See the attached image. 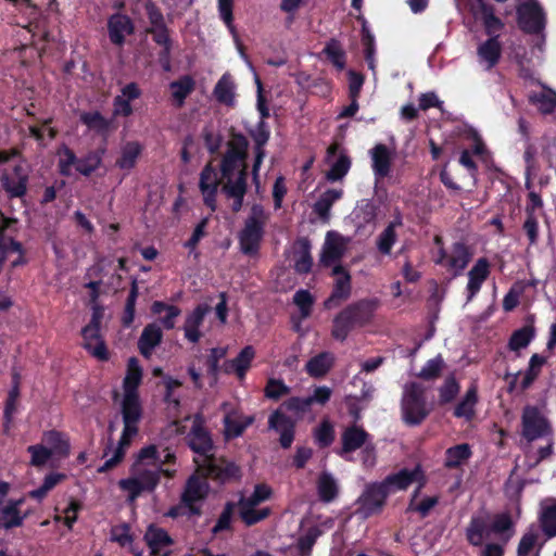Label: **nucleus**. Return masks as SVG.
Instances as JSON below:
<instances>
[{"label": "nucleus", "instance_id": "nucleus-37", "mask_svg": "<svg viewBox=\"0 0 556 556\" xmlns=\"http://www.w3.org/2000/svg\"><path fill=\"white\" fill-rule=\"evenodd\" d=\"M250 135L254 141V159H257L258 162L263 161L266 155L265 146L270 137L269 126L265 121H260Z\"/></svg>", "mask_w": 556, "mask_h": 556}, {"label": "nucleus", "instance_id": "nucleus-8", "mask_svg": "<svg viewBox=\"0 0 556 556\" xmlns=\"http://www.w3.org/2000/svg\"><path fill=\"white\" fill-rule=\"evenodd\" d=\"M522 437L528 441L548 438L552 434L551 425L544 413L535 406H526L521 418Z\"/></svg>", "mask_w": 556, "mask_h": 556}, {"label": "nucleus", "instance_id": "nucleus-14", "mask_svg": "<svg viewBox=\"0 0 556 556\" xmlns=\"http://www.w3.org/2000/svg\"><path fill=\"white\" fill-rule=\"evenodd\" d=\"M29 175L22 165H14L11 173L2 174V189L10 199H21L27 193Z\"/></svg>", "mask_w": 556, "mask_h": 556}, {"label": "nucleus", "instance_id": "nucleus-1", "mask_svg": "<svg viewBox=\"0 0 556 556\" xmlns=\"http://www.w3.org/2000/svg\"><path fill=\"white\" fill-rule=\"evenodd\" d=\"M194 463L197 470L187 479L180 501L189 509L190 515L200 516L201 509L195 503L206 498L210 491L207 479L224 484L239 480L241 470L233 462L225 458H206L202 462L194 458Z\"/></svg>", "mask_w": 556, "mask_h": 556}, {"label": "nucleus", "instance_id": "nucleus-4", "mask_svg": "<svg viewBox=\"0 0 556 556\" xmlns=\"http://www.w3.org/2000/svg\"><path fill=\"white\" fill-rule=\"evenodd\" d=\"M103 314V307L94 305L92 307L91 319L81 328L80 334L84 340L81 346L96 359L108 362L110 359V352L101 334Z\"/></svg>", "mask_w": 556, "mask_h": 556}, {"label": "nucleus", "instance_id": "nucleus-60", "mask_svg": "<svg viewBox=\"0 0 556 556\" xmlns=\"http://www.w3.org/2000/svg\"><path fill=\"white\" fill-rule=\"evenodd\" d=\"M233 502H227L220 513L215 526L212 528L213 534H218L223 531L231 530V521L235 514L236 506Z\"/></svg>", "mask_w": 556, "mask_h": 556}, {"label": "nucleus", "instance_id": "nucleus-30", "mask_svg": "<svg viewBox=\"0 0 556 556\" xmlns=\"http://www.w3.org/2000/svg\"><path fill=\"white\" fill-rule=\"evenodd\" d=\"M105 152L106 147L104 144L90 150L86 155L78 157L76 170L80 175L89 177L101 166Z\"/></svg>", "mask_w": 556, "mask_h": 556}, {"label": "nucleus", "instance_id": "nucleus-20", "mask_svg": "<svg viewBox=\"0 0 556 556\" xmlns=\"http://www.w3.org/2000/svg\"><path fill=\"white\" fill-rule=\"evenodd\" d=\"M207 305L199 304L186 316L184 324L185 338L191 343H198L202 337L200 327L202 326L205 315L208 313Z\"/></svg>", "mask_w": 556, "mask_h": 556}, {"label": "nucleus", "instance_id": "nucleus-17", "mask_svg": "<svg viewBox=\"0 0 556 556\" xmlns=\"http://www.w3.org/2000/svg\"><path fill=\"white\" fill-rule=\"evenodd\" d=\"M417 481V466L412 469L403 468L397 472L388 475L381 482L382 486L390 495L399 491L407 490Z\"/></svg>", "mask_w": 556, "mask_h": 556}, {"label": "nucleus", "instance_id": "nucleus-47", "mask_svg": "<svg viewBox=\"0 0 556 556\" xmlns=\"http://www.w3.org/2000/svg\"><path fill=\"white\" fill-rule=\"evenodd\" d=\"M254 421L252 416L244 417L243 420L235 418L232 415L227 414L224 417L225 437L227 439H235L243 434L245 429Z\"/></svg>", "mask_w": 556, "mask_h": 556}, {"label": "nucleus", "instance_id": "nucleus-62", "mask_svg": "<svg viewBox=\"0 0 556 556\" xmlns=\"http://www.w3.org/2000/svg\"><path fill=\"white\" fill-rule=\"evenodd\" d=\"M290 393V388L281 379L269 378L264 389L267 399L278 401Z\"/></svg>", "mask_w": 556, "mask_h": 556}, {"label": "nucleus", "instance_id": "nucleus-43", "mask_svg": "<svg viewBox=\"0 0 556 556\" xmlns=\"http://www.w3.org/2000/svg\"><path fill=\"white\" fill-rule=\"evenodd\" d=\"M529 99L544 114L556 110V92L549 88L543 87L539 92L530 93Z\"/></svg>", "mask_w": 556, "mask_h": 556}, {"label": "nucleus", "instance_id": "nucleus-7", "mask_svg": "<svg viewBox=\"0 0 556 556\" xmlns=\"http://www.w3.org/2000/svg\"><path fill=\"white\" fill-rule=\"evenodd\" d=\"M389 494L380 481L367 483L356 501L357 513L364 518H369L382 513Z\"/></svg>", "mask_w": 556, "mask_h": 556}, {"label": "nucleus", "instance_id": "nucleus-34", "mask_svg": "<svg viewBox=\"0 0 556 556\" xmlns=\"http://www.w3.org/2000/svg\"><path fill=\"white\" fill-rule=\"evenodd\" d=\"M142 380V368L137 357H130L127 363L126 376L123 381L124 393L138 394Z\"/></svg>", "mask_w": 556, "mask_h": 556}, {"label": "nucleus", "instance_id": "nucleus-21", "mask_svg": "<svg viewBox=\"0 0 556 556\" xmlns=\"http://www.w3.org/2000/svg\"><path fill=\"white\" fill-rule=\"evenodd\" d=\"M162 340V328L156 323L148 324L138 339V350L140 354L143 357L149 358L155 348L161 344Z\"/></svg>", "mask_w": 556, "mask_h": 556}, {"label": "nucleus", "instance_id": "nucleus-2", "mask_svg": "<svg viewBox=\"0 0 556 556\" xmlns=\"http://www.w3.org/2000/svg\"><path fill=\"white\" fill-rule=\"evenodd\" d=\"M378 305L377 299H362L346 305L332 320L331 337L344 342L353 330L372 321Z\"/></svg>", "mask_w": 556, "mask_h": 556}, {"label": "nucleus", "instance_id": "nucleus-57", "mask_svg": "<svg viewBox=\"0 0 556 556\" xmlns=\"http://www.w3.org/2000/svg\"><path fill=\"white\" fill-rule=\"evenodd\" d=\"M320 535V531L316 527L309 528L304 535H301L296 542V548L300 556H311L313 547Z\"/></svg>", "mask_w": 556, "mask_h": 556}, {"label": "nucleus", "instance_id": "nucleus-38", "mask_svg": "<svg viewBox=\"0 0 556 556\" xmlns=\"http://www.w3.org/2000/svg\"><path fill=\"white\" fill-rule=\"evenodd\" d=\"M138 295H139L138 280L136 277H132L131 281H130L129 293L126 299L124 312H123L122 318H121V323L124 328H129L135 320L136 303H137Z\"/></svg>", "mask_w": 556, "mask_h": 556}, {"label": "nucleus", "instance_id": "nucleus-61", "mask_svg": "<svg viewBox=\"0 0 556 556\" xmlns=\"http://www.w3.org/2000/svg\"><path fill=\"white\" fill-rule=\"evenodd\" d=\"M477 403V391L471 388L467 391L464 400L456 406L455 416L470 419L473 416V408Z\"/></svg>", "mask_w": 556, "mask_h": 556}, {"label": "nucleus", "instance_id": "nucleus-49", "mask_svg": "<svg viewBox=\"0 0 556 556\" xmlns=\"http://www.w3.org/2000/svg\"><path fill=\"white\" fill-rule=\"evenodd\" d=\"M490 530L482 517H475L467 528V539L472 545H481L484 539L489 536Z\"/></svg>", "mask_w": 556, "mask_h": 556}, {"label": "nucleus", "instance_id": "nucleus-48", "mask_svg": "<svg viewBox=\"0 0 556 556\" xmlns=\"http://www.w3.org/2000/svg\"><path fill=\"white\" fill-rule=\"evenodd\" d=\"M313 437L320 448L330 446L336 438L334 427L329 419H323L314 429Z\"/></svg>", "mask_w": 556, "mask_h": 556}, {"label": "nucleus", "instance_id": "nucleus-51", "mask_svg": "<svg viewBox=\"0 0 556 556\" xmlns=\"http://www.w3.org/2000/svg\"><path fill=\"white\" fill-rule=\"evenodd\" d=\"M227 355V348H212L210 350V353L206 357L205 365H206V372L207 376L213 379L214 382L218 380L219 374H220V365L219 362L225 358Z\"/></svg>", "mask_w": 556, "mask_h": 556}, {"label": "nucleus", "instance_id": "nucleus-50", "mask_svg": "<svg viewBox=\"0 0 556 556\" xmlns=\"http://www.w3.org/2000/svg\"><path fill=\"white\" fill-rule=\"evenodd\" d=\"M238 169V174L243 169L248 174V163H241V161L231 157L230 155L224 154L220 162V174L225 184H233L236 179H233L235 172Z\"/></svg>", "mask_w": 556, "mask_h": 556}, {"label": "nucleus", "instance_id": "nucleus-10", "mask_svg": "<svg viewBox=\"0 0 556 556\" xmlns=\"http://www.w3.org/2000/svg\"><path fill=\"white\" fill-rule=\"evenodd\" d=\"M370 434L358 425H350L344 428L341 433V448L337 452V454L348 459V455L354 453L355 451L365 446L363 453L368 454L374 451V446L367 444L370 440Z\"/></svg>", "mask_w": 556, "mask_h": 556}, {"label": "nucleus", "instance_id": "nucleus-22", "mask_svg": "<svg viewBox=\"0 0 556 556\" xmlns=\"http://www.w3.org/2000/svg\"><path fill=\"white\" fill-rule=\"evenodd\" d=\"M294 249V270L298 274H308L313 266L311 254V240L306 237H300L293 244Z\"/></svg>", "mask_w": 556, "mask_h": 556}, {"label": "nucleus", "instance_id": "nucleus-13", "mask_svg": "<svg viewBox=\"0 0 556 556\" xmlns=\"http://www.w3.org/2000/svg\"><path fill=\"white\" fill-rule=\"evenodd\" d=\"M349 239L341 233L330 230L327 232L325 243L320 253L319 263L324 267H330L343 257Z\"/></svg>", "mask_w": 556, "mask_h": 556}, {"label": "nucleus", "instance_id": "nucleus-52", "mask_svg": "<svg viewBox=\"0 0 556 556\" xmlns=\"http://www.w3.org/2000/svg\"><path fill=\"white\" fill-rule=\"evenodd\" d=\"M273 494L271 488L265 483H258L254 486L253 493L249 497H241L238 506L256 507L261 503L270 498Z\"/></svg>", "mask_w": 556, "mask_h": 556}, {"label": "nucleus", "instance_id": "nucleus-46", "mask_svg": "<svg viewBox=\"0 0 556 556\" xmlns=\"http://www.w3.org/2000/svg\"><path fill=\"white\" fill-rule=\"evenodd\" d=\"M65 479V473L50 472L45 477L42 484L38 489L28 492V496L30 498L37 500L38 502H41L51 490H53L59 483H61Z\"/></svg>", "mask_w": 556, "mask_h": 556}, {"label": "nucleus", "instance_id": "nucleus-26", "mask_svg": "<svg viewBox=\"0 0 556 556\" xmlns=\"http://www.w3.org/2000/svg\"><path fill=\"white\" fill-rule=\"evenodd\" d=\"M248 182H247V173L243 169L238 174L233 184H224L223 192L230 199H233L232 202V212L237 213L241 210L243 205V199L247 193Z\"/></svg>", "mask_w": 556, "mask_h": 556}, {"label": "nucleus", "instance_id": "nucleus-36", "mask_svg": "<svg viewBox=\"0 0 556 556\" xmlns=\"http://www.w3.org/2000/svg\"><path fill=\"white\" fill-rule=\"evenodd\" d=\"M317 494L321 502L330 503L339 494V486L334 478L329 472H321L317 480Z\"/></svg>", "mask_w": 556, "mask_h": 556}, {"label": "nucleus", "instance_id": "nucleus-28", "mask_svg": "<svg viewBox=\"0 0 556 556\" xmlns=\"http://www.w3.org/2000/svg\"><path fill=\"white\" fill-rule=\"evenodd\" d=\"M236 85L229 73H225L216 83L213 94L217 102L232 108L236 103Z\"/></svg>", "mask_w": 556, "mask_h": 556}, {"label": "nucleus", "instance_id": "nucleus-9", "mask_svg": "<svg viewBox=\"0 0 556 556\" xmlns=\"http://www.w3.org/2000/svg\"><path fill=\"white\" fill-rule=\"evenodd\" d=\"M187 445L192 452L206 458H216L211 452L214 448V443L210 431L204 426V420L201 415H197L193 419L192 426L186 435Z\"/></svg>", "mask_w": 556, "mask_h": 556}, {"label": "nucleus", "instance_id": "nucleus-6", "mask_svg": "<svg viewBox=\"0 0 556 556\" xmlns=\"http://www.w3.org/2000/svg\"><path fill=\"white\" fill-rule=\"evenodd\" d=\"M438 249L433 252V262L435 264L444 266L454 276L460 274L468 265L471 254L468 248L459 242L453 244L451 251L446 253L441 247L440 237H434Z\"/></svg>", "mask_w": 556, "mask_h": 556}, {"label": "nucleus", "instance_id": "nucleus-12", "mask_svg": "<svg viewBox=\"0 0 556 556\" xmlns=\"http://www.w3.org/2000/svg\"><path fill=\"white\" fill-rule=\"evenodd\" d=\"M268 428L279 434V444L282 448L291 447L295 438L296 421L281 409L274 410L268 417Z\"/></svg>", "mask_w": 556, "mask_h": 556}, {"label": "nucleus", "instance_id": "nucleus-58", "mask_svg": "<svg viewBox=\"0 0 556 556\" xmlns=\"http://www.w3.org/2000/svg\"><path fill=\"white\" fill-rule=\"evenodd\" d=\"M534 328L532 326H525L516 330L509 340V348L513 351H518L526 348L534 338Z\"/></svg>", "mask_w": 556, "mask_h": 556}, {"label": "nucleus", "instance_id": "nucleus-31", "mask_svg": "<svg viewBox=\"0 0 556 556\" xmlns=\"http://www.w3.org/2000/svg\"><path fill=\"white\" fill-rule=\"evenodd\" d=\"M144 541L150 548L151 555H157L162 547L173 544V540L167 531L154 525L148 527Z\"/></svg>", "mask_w": 556, "mask_h": 556}, {"label": "nucleus", "instance_id": "nucleus-45", "mask_svg": "<svg viewBox=\"0 0 556 556\" xmlns=\"http://www.w3.org/2000/svg\"><path fill=\"white\" fill-rule=\"evenodd\" d=\"M541 523L548 536L556 535V501L546 500L541 504Z\"/></svg>", "mask_w": 556, "mask_h": 556}, {"label": "nucleus", "instance_id": "nucleus-32", "mask_svg": "<svg viewBox=\"0 0 556 556\" xmlns=\"http://www.w3.org/2000/svg\"><path fill=\"white\" fill-rule=\"evenodd\" d=\"M142 146L138 141H127L121 149V155L115 165L123 170L132 169L142 153Z\"/></svg>", "mask_w": 556, "mask_h": 556}, {"label": "nucleus", "instance_id": "nucleus-56", "mask_svg": "<svg viewBox=\"0 0 556 556\" xmlns=\"http://www.w3.org/2000/svg\"><path fill=\"white\" fill-rule=\"evenodd\" d=\"M131 440L128 437H124L122 433L113 456L104 462V464L99 468V472H106L115 468L124 459L125 448L129 446Z\"/></svg>", "mask_w": 556, "mask_h": 556}, {"label": "nucleus", "instance_id": "nucleus-5", "mask_svg": "<svg viewBox=\"0 0 556 556\" xmlns=\"http://www.w3.org/2000/svg\"><path fill=\"white\" fill-rule=\"evenodd\" d=\"M134 476L119 481V486L128 492L129 501H135L142 492L155 490L161 479V471L141 469L137 464L132 466Z\"/></svg>", "mask_w": 556, "mask_h": 556}, {"label": "nucleus", "instance_id": "nucleus-15", "mask_svg": "<svg viewBox=\"0 0 556 556\" xmlns=\"http://www.w3.org/2000/svg\"><path fill=\"white\" fill-rule=\"evenodd\" d=\"M518 23L528 33H538L544 27V13L535 0H529L518 7Z\"/></svg>", "mask_w": 556, "mask_h": 556}, {"label": "nucleus", "instance_id": "nucleus-29", "mask_svg": "<svg viewBox=\"0 0 556 556\" xmlns=\"http://www.w3.org/2000/svg\"><path fill=\"white\" fill-rule=\"evenodd\" d=\"M372 170L377 178H384L391 169V154L388 147L378 143L371 149Z\"/></svg>", "mask_w": 556, "mask_h": 556}, {"label": "nucleus", "instance_id": "nucleus-3", "mask_svg": "<svg viewBox=\"0 0 556 556\" xmlns=\"http://www.w3.org/2000/svg\"><path fill=\"white\" fill-rule=\"evenodd\" d=\"M267 218L263 205L255 203L251 206L244 227L239 233V244L243 254L253 256L258 253Z\"/></svg>", "mask_w": 556, "mask_h": 556}, {"label": "nucleus", "instance_id": "nucleus-18", "mask_svg": "<svg viewBox=\"0 0 556 556\" xmlns=\"http://www.w3.org/2000/svg\"><path fill=\"white\" fill-rule=\"evenodd\" d=\"M501 55L502 45L497 36L489 38L477 48L478 63L485 71L492 70L498 63Z\"/></svg>", "mask_w": 556, "mask_h": 556}, {"label": "nucleus", "instance_id": "nucleus-41", "mask_svg": "<svg viewBox=\"0 0 556 556\" xmlns=\"http://www.w3.org/2000/svg\"><path fill=\"white\" fill-rule=\"evenodd\" d=\"M357 21L362 23V45L364 47V58L368 67L375 70V36L368 27V23L363 15L357 16Z\"/></svg>", "mask_w": 556, "mask_h": 556}, {"label": "nucleus", "instance_id": "nucleus-44", "mask_svg": "<svg viewBox=\"0 0 556 556\" xmlns=\"http://www.w3.org/2000/svg\"><path fill=\"white\" fill-rule=\"evenodd\" d=\"M0 528L4 530L22 527L29 515L28 513L21 514L20 509L7 505L0 507Z\"/></svg>", "mask_w": 556, "mask_h": 556}, {"label": "nucleus", "instance_id": "nucleus-19", "mask_svg": "<svg viewBox=\"0 0 556 556\" xmlns=\"http://www.w3.org/2000/svg\"><path fill=\"white\" fill-rule=\"evenodd\" d=\"M469 8L477 20H481L486 33L492 37L497 36V33L503 28V23L497 18L492 9L489 8L482 0H469Z\"/></svg>", "mask_w": 556, "mask_h": 556}, {"label": "nucleus", "instance_id": "nucleus-16", "mask_svg": "<svg viewBox=\"0 0 556 556\" xmlns=\"http://www.w3.org/2000/svg\"><path fill=\"white\" fill-rule=\"evenodd\" d=\"M108 31L110 41L122 47L125 43L126 36L134 34L135 25L128 15L114 13L108 20Z\"/></svg>", "mask_w": 556, "mask_h": 556}, {"label": "nucleus", "instance_id": "nucleus-33", "mask_svg": "<svg viewBox=\"0 0 556 556\" xmlns=\"http://www.w3.org/2000/svg\"><path fill=\"white\" fill-rule=\"evenodd\" d=\"M151 312L154 315H161L166 313L163 317L159 318V321L166 330H172L176 326V318L180 316L181 309L172 304H167L163 301H154L151 305Z\"/></svg>", "mask_w": 556, "mask_h": 556}, {"label": "nucleus", "instance_id": "nucleus-11", "mask_svg": "<svg viewBox=\"0 0 556 556\" xmlns=\"http://www.w3.org/2000/svg\"><path fill=\"white\" fill-rule=\"evenodd\" d=\"M331 276L336 277V281L331 294L324 302V306L327 309L338 307L342 302L350 298L352 292L351 275L343 265H334L331 270Z\"/></svg>", "mask_w": 556, "mask_h": 556}, {"label": "nucleus", "instance_id": "nucleus-23", "mask_svg": "<svg viewBox=\"0 0 556 556\" xmlns=\"http://www.w3.org/2000/svg\"><path fill=\"white\" fill-rule=\"evenodd\" d=\"M490 274V265L486 258H479L468 273L467 301H471L479 292L482 283Z\"/></svg>", "mask_w": 556, "mask_h": 556}, {"label": "nucleus", "instance_id": "nucleus-25", "mask_svg": "<svg viewBox=\"0 0 556 556\" xmlns=\"http://www.w3.org/2000/svg\"><path fill=\"white\" fill-rule=\"evenodd\" d=\"M42 442L48 450L53 451V455L61 458L67 457L71 453L70 438L65 432L55 429L45 431Z\"/></svg>", "mask_w": 556, "mask_h": 556}, {"label": "nucleus", "instance_id": "nucleus-42", "mask_svg": "<svg viewBox=\"0 0 556 556\" xmlns=\"http://www.w3.org/2000/svg\"><path fill=\"white\" fill-rule=\"evenodd\" d=\"M79 121L99 135H106L111 129V121L105 118L99 111L83 112Z\"/></svg>", "mask_w": 556, "mask_h": 556}, {"label": "nucleus", "instance_id": "nucleus-27", "mask_svg": "<svg viewBox=\"0 0 556 556\" xmlns=\"http://www.w3.org/2000/svg\"><path fill=\"white\" fill-rule=\"evenodd\" d=\"M333 365V354L331 352H320L308 359L305 370L313 378H323L331 370Z\"/></svg>", "mask_w": 556, "mask_h": 556}, {"label": "nucleus", "instance_id": "nucleus-53", "mask_svg": "<svg viewBox=\"0 0 556 556\" xmlns=\"http://www.w3.org/2000/svg\"><path fill=\"white\" fill-rule=\"evenodd\" d=\"M270 514L271 509L269 507L255 509V507L239 506V516L247 527L258 523L260 521L268 518Z\"/></svg>", "mask_w": 556, "mask_h": 556}, {"label": "nucleus", "instance_id": "nucleus-64", "mask_svg": "<svg viewBox=\"0 0 556 556\" xmlns=\"http://www.w3.org/2000/svg\"><path fill=\"white\" fill-rule=\"evenodd\" d=\"M293 303L299 307L301 317L307 318L314 305V296L308 290L300 289L293 295Z\"/></svg>", "mask_w": 556, "mask_h": 556}, {"label": "nucleus", "instance_id": "nucleus-40", "mask_svg": "<svg viewBox=\"0 0 556 556\" xmlns=\"http://www.w3.org/2000/svg\"><path fill=\"white\" fill-rule=\"evenodd\" d=\"M195 83L189 75H185L170 83L172 97L178 108L182 106L186 98L194 90Z\"/></svg>", "mask_w": 556, "mask_h": 556}, {"label": "nucleus", "instance_id": "nucleus-39", "mask_svg": "<svg viewBox=\"0 0 556 556\" xmlns=\"http://www.w3.org/2000/svg\"><path fill=\"white\" fill-rule=\"evenodd\" d=\"M248 138L241 132L231 131L230 140L227 143V151L225 154L241 161V163H244L248 160Z\"/></svg>", "mask_w": 556, "mask_h": 556}, {"label": "nucleus", "instance_id": "nucleus-54", "mask_svg": "<svg viewBox=\"0 0 556 556\" xmlns=\"http://www.w3.org/2000/svg\"><path fill=\"white\" fill-rule=\"evenodd\" d=\"M255 356V351L252 345L244 346L239 354L232 358L235 367L237 368V377L242 380L251 367L252 361Z\"/></svg>", "mask_w": 556, "mask_h": 556}, {"label": "nucleus", "instance_id": "nucleus-59", "mask_svg": "<svg viewBox=\"0 0 556 556\" xmlns=\"http://www.w3.org/2000/svg\"><path fill=\"white\" fill-rule=\"evenodd\" d=\"M350 167L351 159L345 154H341L327 172V180L331 182L341 180L348 174Z\"/></svg>", "mask_w": 556, "mask_h": 556}, {"label": "nucleus", "instance_id": "nucleus-55", "mask_svg": "<svg viewBox=\"0 0 556 556\" xmlns=\"http://www.w3.org/2000/svg\"><path fill=\"white\" fill-rule=\"evenodd\" d=\"M470 455V446L466 443L450 447L446 451L445 465L447 467H458L464 464Z\"/></svg>", "mask_w": 556, "mask_h": 556}, {"label": "nucleus", "instance_id": "nucleus-35", "mask_svg": "<svg viewBox=\"0 0 556 556\" xmlns=\"http://www.w3.org/2000/svg\"><path fill=\"white\" fill-rule=\"evenodd\" d=\"M123 422L138 424L142 416V407L139 394H126L122 401Z\"/></svg>", "mask_w": 556, "mask_h": 556}, {"label": "nucleus", "instance_id": "nucleus-63", "mask_svg": "<svg viewBox=\"0 0 556 556\" xmlns=\"http://www.w3.org/2000/svg\"><path fill=\"white\" fill-rule=\"evenodd\" d=\"M27 452L30 454V465L35 467L45 466L49 459L53 456V451L48 450L43 444H34L27 447Z\"/></svg>", "mask_w": 556, "mask_h": 556}, {"label": "nucleus", "instance_id": "nucleus-24", "mask_svg": "<svg viewBox=\"0 0 556 556\" xmlns=\"http://www.w3.org/2000/svg\"><path fill=\"white\" fill-rule=\"evenodd\" d=\"M402 415L407 425H417V381H409L404 387Z\"/></svg>", "mask_w": 556, "mask_h": 556}]
</instances>
